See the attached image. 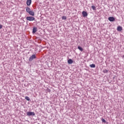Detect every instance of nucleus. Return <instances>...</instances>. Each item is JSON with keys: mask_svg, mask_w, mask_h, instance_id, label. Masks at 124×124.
<instances>
[{"mask_svg": "<svg viewBox=\"0 0 124 124\" xmlns=\"http://www.w3.org/2000/svg\"><path fill=\"white\" fill-rule=\"evenodd\" d=\"M34 59H36V56L35 54L32 55L30 58H29V62H31L34 60Z\"/></svg>", "mask_w": 124, "mask_h": 124, "instance_id": "nucleus-1", "label": "nucleus"}, {"mask_svg": "<svg viewBox=\"0 0 124 124\" xmlns=\"http://www.w3.org/2000/svg\"><path fill=\"white\" fill-rule=\"evenodd\" d=\"M35 19V18L34 17H33V16H27L26 17V20H27L28 21H34V20Z\"/></svg>", "mask_w": 124, "mask_h": 124, "instance_id": "nucleus-2", "label": "nucleus"}, {"mask_svg": "<svg viewBox=\"0 0 124 124\" xmlns=\"http://www.w3.org/2000/svg\"><path fill=\"white\" fill-rule=\"evenodd\" d=\"M27 116H35V113L34 112L28 111L27 112Z\"/></svg>", "mask_w": 124, "mask_h": 124, "instance_id": "nucleus-3", "label": "nucleus"}, {"mask_svg": "<svg viewBox=\"0 0 124 124\" xmlns=\"http://www.w3.org/2000/svg\"><path fill=\"white\" fill-rule=\"evenodd\" d=\"M108 20H109L110 22H114V21H115V17L113 16H110L108 17Z\"/></svg>", "mask_w": 124, "mask_h": 124, "instance_id": "nucleus-4", "label": "nucleus"}, {"mask_svg": "<svg viewBox=\"0 0 124 124\" xmlns=\"http://www.w3.org/2000/svg\"><path fill=\"white\" fill-rule=\"evenodd\" d=\"M26 4L28 6H30L31 4V0H27Z\"/></svg>", "mask_w": 124, "mask_h": 124, "instance_id": "nucleus-5", "label": "nucleus"}, {"mask_svg": "<svg viewBox=\"0 0 124 124\" xmlns=\"http://www.w3.org/2000/svg\"><path fill=\"white\" fill-rule=\"evenodd\" d=\"M82 14L83 17H87L88 16V13L86 11H83Z\"/></svg>", "mask_w": 124, "mask_h": 124, "instance_id": "nucleus-6", "label": "nucleus"}, {"mask_svg": "<svg viewBox=\"0 0 124 124\" xmlns=\"http://www.w3.org/2000/svg\"><path fill=\"white\" fill-rule=\"evenodd\" d=\"M28 13L31 16H34V12H33L32 10L30 11V12Z\"/></svg>", "mask_w": 124, "mask_h": 124, "instance_id": "nucleus-7", "label": "nucleus"}, {"mask_svg": "<svg viewBox=\"0 0 124 124\" xmlns=\"http://www.w3.org/2000/svg\"><path fill=\"white\" fill-rule=\"evenodd\" d=\"M26 10L27 13H29L31 11V8H30V7H26Z\"/></svg>", "mask_w": 124, "mask_h": 124, "instance_id": "nucleus-8", "label": "nucleus"}, {"mask_svg": "<svg viewBox=\"0 0 124 124\" xmlns=\"http://www.w3.org/2000/svg\"><path fill=\"white\" fill-rule=\"evenodd\" d=\"M36 31H37V28H36V27H34L33 28L32 33H35V32H36Z\"/></svg>", "mask_w": 124, "mask_h": 124, "instance_id": "nucleus-9", "label": "nucleus"}, {"mask_svg": "<svg viewBox=\"0 0 124 124\" xmlns=\"http://www.w3.org/2000/svg\"><path fill=\"white\" fill-rule=\"evenodd\" d=\"M67 62L69 64H71L73 63V61L72 59H69L67 61Z\"/></svg>", "mask_w": 124, "mask_h": 124, "instance_id": "nucleus-10", "label": "nucleus"}, {"mask_svg": "<svg viewBox=\"0 0 124 124\" xmlns=\"http://www.w3.org/2000/svg\"><path fill=\"white\" fill-rule=\"evenodd\" d=\"M123 30V28L122 27H121V26H118V27H117V31H122Z\"/></svg>", "mask_w": 124, "mask_h": 124, "instance_id": "nucleus-11", "label": "nucleus"}, {"mask_svg": "<svg viewBox=\"0 0 124 124\" xmlns=\"http://www.w3.org/2000/svg\"><path fill=\"white\" fill-rule=\"evenodd\" d=\"M101 120L102 121V123H104V124H106V120H105V119H103V117H101Z\"/></svg>", "mask_w": 124, "mask_h": 124, "instance_id": "nucleus-12", "label": "nucleus"}, {"mask_svg": "<svg viewBox=\"0 0 124 124\" xmlns=\"http://www.w3.org/2000/svg\"><path fill=\"white\" fill-rule=\"evenodd\" d=\"M25 98L28 101H30V100H31V99L30 98V97H29L28 96H25Z\"/></svg>", "mask_w": 124, "mask_h": 124, "instance_id": "nucleus-13", "label": "nucleus"}, {"mask_svg": "<svg viewBox=\"0 0 124 124\" xmlns=\"http://www.w3.org/2000/svg\"><path fill=\"white\" fill-rule=\"evenodd\" d=\"M90 67H92V68H94L95 67V64H92L90 65Z\"/></svg>", "mask_w": 124, "mask_h": 124, "instance_id": "nucleus-14", "label": "nucleus"}, {"mask_svg": "<svg viewBox=\"0 0 124 124\" xmlns=\"http://www.w3.org/2000/svg\"><path fill=\"white\" fill-rule=\"evenodd\" d=\"M78 50H79V51H81V52L83 51V48H82L81 46H78Z\"/></svg>", "mask_w": 124, "mask_h": 124, "instance_id": "nucleus-15", "label": "nucleus"}, {"mask_svg": "<svg viewBox=\"0 0 124 124\" xmlns=\"http://www.w3.org/2000/svg\"><path fill=\"white\" fill-rule=\"evenodd\" d=\"M92 8L93 10H96V7H95L94 6H92Z\"/></svg>", "mask_w": 124, "mask_h": 124, "instance_id": "nucleus-16", "label": "nucleus"}, {"mask_svg": "<svg viewBox=\"0 0 124 124\" xmlns=\"http://www.w3.org/2000/svg\"><path fill=\"white\" fill-rule=\"evenodd\" d=\"M62 20H66V16H62Z\"/></svg>", "mask_w": 124, "mask_h": 124, "instance_id": "nucleus-17", "label": "nucleus"}, {"mask_svg": "<svg viewBox=\"0 0 124 124\" xmlns=\"http://www.w3.org/2000/svg\"><path fill=\"white\" fill-rule=\"evenodd\" d=\"M104 73H108V70H105L103 71Z\"/></svg>", "mask_w": 124, "mask_h": 124, "instance_id": "nucleus-18", "label": "nucleus"}, {"mask_svg": "<svg viewBox=\"0 0 124 124\" xmlns=\"http://www.w3.org/2000/svg\"><path fill=\"white\" fill-rule=\"evenodd\" d=\"M1 29H2V25L1 24H0V30Z\"/></svg>", "mask_w": 124, "mask_h": 124, "instance_id": "nucleus-19", "label": "nucleus"}, {"mask_svg": "<svg viewBox=\"0 0 124 124\" xmlns=\"http://www.w3.org/2000/svg\"><path fill=\"white\" fill-rule=\"evenodd\" d=\"M123 57L124 58V55H123Z\"/></svg>", "mask_w": 124, "mask_h": 124, "instance_id": "nucleus-20", "label": "nucleus"}]
</instances>
